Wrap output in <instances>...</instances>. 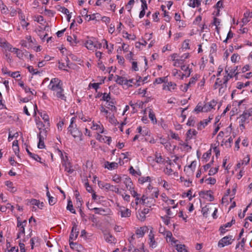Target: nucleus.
I'll return each instance as SVG.
<instances>
[{"label": "nucleus", "instance_id": "obj_1", "mask_svg": "<svg viewBox=\"0 0 252 252\" xmlns=\"http://www.w3.org/2000/svg\"><path fill=\"white\" fill-rule=\"evenodd\" d=\"M62 81L57 78H52L48 86V89L50 90L53 95L58 99L66 100V96L64 94Z\"/></svg>", "mask_w": 252, "mask_h": 252}, {"label": "nucleus", "instance_id": "obj_2", "mask_svg": "<svg viewBox=\"0 0 252 252\" xmlns=\"http://www.w3.org/2000/svg\"><path fill=\"white\" fill-rule=\"evenodd\" d=\"M158 189L149 184L143 194V196L147 202V206L151 207L154 205L155 203V198L158 197Z\"/></svg>", "mask_w": 252, "mask_h": 252}, {"label": "nucleus", "instance_id": "obj_3", "mask_svg": "<svg viewBox=\"0 0 252 252\" xmlns=\"http://www.w3.org/2000/svg\"><path fill=\"white\" fill-rule=\"evenodd\" d=\"M85 47L90 50L95 51L101 48V43H99L95 39L90 37L88 38L84 42Z\"/></svg>", "mask_w": 252, "mask_h": 252}, {"label": "nucleus", "instance_id": "obj_4", "mask_svg": "<svg viewBox=\"0 0 252 252\" xmlns=\"http://www.w3.org/2000/svg\"><path fill=\"white\" fill-rule=\"evenodd\" d=\"M75 118L72 117L70 120V124L68 128V131L75 138H78L79 140H82V132L78 129L76 125H74Z\"/></svg>", "mask_w": 252, "mask_h": 252}, {"label": "nucleus", "instance_id": "obj_5", "mask_svg": "<svg viewBox=\"0 0 252 252\" xmlns=\"http://www.w3.org/2000/svg\"><path fill=\"white\" fill-rule=\"evenodd\" d=\"M238 66H236V67L230 69L229 68L225 69V75L223 78V84H226L230 78H232L233 76H236L238 74V72H236V71L238 70Z\"/></svg>", "mask_w": 252, "mask_h": 252}, {"label": "nucleus", "instance_id": "obj_6", "mask_svg": "<svg viewBox=\"0 0 252 252\" xmlns=\"http://www.w3.org/2000/svg\"><path fill=\"white\" fill-rule=\"evenodd\" d=\"M148 244L150 248L154 249L158 247V243L155 238L153 228L151 227V229L148 235Z\"/></svg>", "mask_w": 252, "mask_h": 252}, {"label": "nucleus", "instance_id": "obj_7", "mask_svg": "<svg viewBox=\"0 0 252 252\" xmlns=\"http://www.w3.org/2000/svg\"><path fill=\"white\" fill-rule=\"evenodd\" d=\"M27 224V221L26 220L21 221L20 220V218H17V227L18 228V233H17V239L21 238L22 236L25 235V227Z\"/></svg>", "mask_w": 252, "mask_h": 252}, {"label": "nucleus", "instance_id": "obj_8", "mask_svg": "<svg viewBox=\"0 0 252 252\" xmlns=\"http://www.w3.org/2000/svg\"><path fill=\"white\" fill-rule=\"evenodd\" d=\"M251 114L249 112H244L239 118V126L241 129L245 127V125L249 123Z\"/></svg>", "mask_w": 252, "mask_h": 252}, {"label": "nucleus", "instance_id": "obj_9", "mask_svg": "<svg viewBox=\"0 0 252 252\" xmlns=\"http://www.w3.org/2000/svg\"><path fill=\"white\" fill-rule=\"evenodd\" d=\"M135 198V202L132 201L131 202L130 205L131 206L135 209V210H137V205L138 204H142L147 205V202L145 200V199L143 197V195L141 197H140V194Z\"/></svg>", "mask_w": 252, "mask_h": 252}, {"label": "nucleus", "instance_id": "obj_10", "mask_svg": "<svg viewBox=\"0 0 252 252\" xmlns=\"http://www.w3.org/2000/svg\"><path fill=\"white\" fill-rule=\"evenodd\" d=\"M233 241L232 236H225L219 241L218 246L220 248H223L231 244Z\"/></svg>", "mask_w": 252, "mask_h": 252}, {"label": "nucleus", "instance_id": "obj_11", "mask_svg": "<svg viewBox=\"0 0 252 252\" xmlns=\"http://www.w3.org/2000/svg\"><path fill=\"white\" fill-rule=\"evenodd\" d=\"M171 59L173 62V65L175 67H179L183 65V62L179 58V55L177 53L173 54L171 55Z\"/></svg>", "mask_w": 252, "mask_h": 252}, {"label": "nucleus", "instance_id": "obj_12", "mask_svg": "<svg viewBox=\"0 0 252 252\" xmlns=\"http://www.w3.org/2000/svg\"><path fill=\"white\" fill-rule=\"evenodd\" d=\"M213 209H214V206L213 204H209L205 205L202 208V213L203 216L207 218L213 212Z\"/></svg>", "mask_w": 252, "mask_h": 252}, {"label": "nucleus", "instance_id": "obj_13", "mask_svg": "<svg viewBox=\"0 0 252 252\" xmlns=\"http://www.w3.org/2000/svg\"><path fill=\"white\" fill-rule=\"evenodd\" d=\"M79 234V230L77 229V225L74 223L72 228L71 232L69 236V242L75 240Z\"/></svg>", "mask_w": 252, "mask_h": 252}, {"label": "nucleus", "instance_id": "obj_14", "mask_svg": "<svg viewBox=\"0 0 252 252\" xmlns=\"http://www.w3.org/2000/svg\"><path fill=\"white\" fill-rule=\"evenodd\" d=\"M217 104V102L214 99L212 100L210 102L205 103L204 104V112H208L210 111Z\"/></svg>", "mask_w": 252, "mask_h": 252}, {"label": "nucleus", "instance_id": "obj_15", "mask_svg": "<svg viewBox=\"0 0 252 252\" xmlns=\"http://www.w3.org/2000/svg\"><path fill=\"white\" fill-rule=\"evenodd\" d=\"M33 43V41L32 39V37L30 35L26 37V40H22L20 42V44L22 46L27 48H31Z\"/></svg>", "mask_w": 252, "mask_h": 252}, {"label": "nucleus", "instance_id": "obj_16", "mask_svg": "<svg viewBox=\"0 0 252 252\" xmlns=\"http://www.w3.org/2000/svg\"><path fill=\"white\" fill-rule=\"evenodd\" d=\"M172 74L176 79L180 80L183 79L184 77H189V74L188 73L186 74H183L180 70H178L177 69H174L172 70Z\"/></svg>", "mask_w": 252, "mask_h": 252}, {"label": "nucleus", "instance_id": "obj_17", "mask_svg": "<svg viewBox=\"0 0 252 252\" xmlns=\"http://www.w3.org/2000/svg\"><path fill=\"white\" fill-rule=\"evenodd\" d=\"M196 166V162L195 161H193L189 165L185 167V171L188 174V176H191L193 174L194 170H195Z\"/></svg>", "mask_w": 252, "mask_h": 252}, {"label": "nucleus", "instance_id": "obj_18", "mask_svg": "<svg viewBox=\"0 0 252 252\" xmlns=\"http://www.w3.org/2000/svg\"><path fill=\"white\" fill-rule=\"evenodd\" d=\"M149 212V209L148 208H144L142 210L139 211L137 214V219L141 221H143L146 219V215L148 214Z\"/></svg>", "mask_w": 252, "mask_h": 252}, {"label": "nucleus", "instance_id": "obj_19", "mask_svg": "<svg viewBox=\"0 0 252 252\" xmlns=\"http://www.w3.org/2000/svg\"><path fill=\"white\" fill-rule=\"evenodd\" d=\"M28 108H33L34 110V116H35L36 114V110H37V106L35 104H33L32 103H30L28 104V106H25L24 107V113L28 116H30V114L28 111Z\"/></svg>", "mask_w": 252, "mask_h": 252}, {"label": "nucleus", "instance_id": "obj_20", "mask_svg": "<svg viewBox=\"0 0 252 252\" xmlns=\"http://www.w3.org/2000/svg\"><path fill=\"white\" fill-rule=\"evenodd\" d=\"M91 128L94 130H96L97 134L102 133L104 132V127L103 125L99 123V124L94 123L93 122V125Z\"/></svg>", "mask_w": 252, "mask_h": 252}, {"label": "nucleus", "instance_id": "obj_21", "mask_svg": "<svg viewBox=\"0 0 252 252\" xmlns=\"http://www.w3.org/2000/svg\"><path fill=\"white\" fill-rule=\"evenodd\" d=\"M148 227L146 226L141 227L136 230V234L139 238L142 237L148 232Z\"/></svg>", "mask_w": 252, "mask_h": 252}, {"label": "nucleus", "instance_id": "obj_22", "mask_svg": "<svg viewBox=\"0 0 252 252\" xmlns=\"http://www.w3.org/2000/svg\"><path fill=\"white\" fill-rule=\"evenodd\" d=\"M96 139L101 142L107 143L110 145L111 142V138L106 136H102L99 134H97L96 136Z\"/></svg>", "mask_w": 252, "mask_h": 252}, {"label": "nucleus", "instance_id": "obj_23", "mask_svg": "<svg viewBox=\"0 0 252 252\" xmlns=\"http://www.w3.org/2000/svg\"><path fill=\"white\" fill-rule=\"evenodd\" d=\"M223 85V86H221L219 89V93L220 94L221 93V94H222L224 92L225 90H226V84H223V83L222 84L221 81L220 80L219 78H217L216 80L215 84V88L217 89L218 88V86H220V85Z\"/></svg>", "mask_w": 252, "mask_h": 252}, {"label": "nucleus", "instance_id": "obj_24", "mask_svg": "<svg viewBox=\"0 0 252 252\" xmlns=\"http://www.w3.org/2000/svg\"><path fill=\"white\" fill-rule=\"evenodd\" d=\"M167 242L170 243L171 245L176 244L178 242L177 240H176L172 236L171 232L168 231L166 232V236H165Z\"/></svg>", "mask_w": 252, "mask_h": 252}, {"label": "nucleus", "instance_id": "obj_25", "mask_svg": "<svg viewBox=\"0 0 252 252\" xmlns=\"http://www.w3.org/2000/svg\"><path fill=\"white\" fill-rule=\"evenodd\" d=\"M120 212L121 213V216L123 218H128L131 215V211L123 207L121 208Z\"/></svg>", "mask_w": 252, "mask_h": 252}, {"label": "nucleus", "instance_id": "obj_26", "mask_svg": "<svg viewBox=\"0 0 252 252\" xmlns=\"http://www.w3.org/2000/svg\"><path fill=\"white\" fill-rule=\"evenodd\" d=\"M123 183L126 186V188L128 190L134 187L132 181L129 177L126 178L124 180Z\"/></svg>", "mask_w": 252, "mask_h": 252}, {"label": "nucleus", "instance_id": "obj_27", "mask_svg": "<svg viewBox=\"0 0 252 252\" xmlns=\"http://www.w3.org/2000/svg\"><path fill=\"white\" fill-rule=\"evenodd\" d=\"M176 87V84L170 82L167 83L166 84L163 85V89L172 92L173 90L175 89Z\"/></svg>", "mask_w": 252, "mask_h": 252}, {"label": "nucleus", "instance_id": "obj_28", "mask_svg": "<svg viewBox=\"0 0 252 252\" xmlns=\"http://www.w3.org/2000/svg\"><path fill=\"white\" fill-rule=\"evenodd\" d=\"M105 241L109 243H115L116 239L115 237L108 232H106L104 234Z\"/></svg>", "mask_w": 252, "mask_h": 252}, {"label": "nucleus", "instance_id": "obj_29", "mask_svg": "<svg viewBox=\"0 0 252 252\" xmlns=\"http://www.w3.org/2000/svg\"><path fill=\"white\" fill-rule=\"evenodd\" d=\"M212 119V118L209 117L208 119H205L202 121H200L197 125L198 129L201 130L204 128Z\"/></svg>", "mask_w": 252, "mask_h": 252}, {"label": "nucleus", "instance_id": "obj_30", "mask_svg": "<svg viewBox=\"0 0 252 252\" xmlns=\"http://www.w3.org/2000/svg\"><path fill=\"white\" fill-rule=\"evenodd\" d=\"M5 184L7 187L8 190L9 191L14 192L17 190L16 187L14 186L12 182L9 181H7L5 182Z\"/></svg>", "mask_w": 252, "mask_h": 252}, {"label": "nucleus", "instance_id": "obj_31", "mask_svg": "<svg viewBox=\"0 0 252 252\" xmlns=\"http://www.w3.org/2000/svg\"><path fill=\"white\" fill-rule=\"evenodd\" d=\"M104 167L109 170L115 169L117 168L118 163L115 162H109L106 161L105 162Z\"/></svg>", "mask_w": 252, "mask_h": 252}, {"label": "nucleus", "instance_id": "obj_32", "mask_svg": "<svg viewBox=\"0 0 252 252\" xmlns=\"http://www.w3.org/2000/svg\"><path fill=\"white\" fill-rule=\"evenodd\" d=\"M30 203L32 205L35 206L40 209H42L44 206V204L42 202H40L39 200L35 199H32Z\"/></svg>", "mask_w": 252, "mask_h": 252}, {"label": "nucleus", "instance_id": "obj_33", "mask_svg": "<svg viewBox=\"0 0 252 252\" xmlns=\"http://www.w3.org/2000/svg\"><path fill=\"white\" fill-rule=\"evenodd\" d=\"M98 186L101 189H105V190H109L111 184L107 183L102 182L101 181H98Z\"/></svg>", "mask_w": 252, "mask_h": 252}, {"label": "nucleus", "instance_id": "obj_34", "mask_svg": "<svg viewBox=\"0 0 252 252\" xmlns=\"http://www.w3.org/2000/svg\"><path fill=\"white\" fill-rule=\"evenodd\" d=\"M49 126H47V127H43L41 129H39V131L37 135L38 138H46Z\"/></svg>", "mask_w": 252, "mask_h": 252}, {"label": "nucleus", "instance_id": "obj_35", "mask_svg": "<svg viewBox=\"0 0 252 252\" xmlns=\"http://www.w3.org/2000/svg\"><path fill=\"white\" fill-rule=\"evenodd\" d=\"M38 114L43 120L44 123L47 124V126H50L49 117L46 113L44 112H38Z\"/></svg>", "mask_w": 252, "mask_h": 252}, {"label": "nucleus", "instance_id": "obj_36", "mask_svg": "<svg viewBox=\"0 0 252 252\" xmlns=\"http://www.w3.org/2000/svg\"><path fill=\"white\" fill-rule=\"evenodd\" d=\"M69 245L72 249L76 250L78 252L81 251L82 249V247L81 245L76 243H74L73 241H70L69 242Z\"/></svg>", "mask_w": 252, "mask_h": 252}, {"label": "nucleus", "instance_id": "obj_37", "mask_svg": "<svg viewBox=\"0 0 252 252\" xmlns=\"http://www.w3.org/2000/svg\"><path fill=\"white\" fill-rule=\"evenodd\" d=\"M167 207H170L173 209H175L177 207L178 203H175V200L171 199H168L165 202Z\"/></svg>", "mask_w": 252, "mask_h": 252}, {"label": "nucleus", "instance_id": "obj_38", "mask_svg": "<svg viewBox=\"0 0 252 252\" xmlns=\"http://www.w3.org/2000/svg\"><path fill=\"white\" fill-rule=\"evenodd\" d=\"M116 82L120 85H128V80L122 76H117Z\"/></svg>", "mask_w": 252, "mask_h": 252}, {"label": "nucleus", "instance_id": "obj_39", "mask_svg": "<svg viewBox=\"0 0 252 252\" xmlns=\"http://www.w3.org/2000/svg\"><path fill=\"white\" fill-rule=\"evenodd\" d=\"M175 247L178 252H189L186 246L184 244H177Z\"/></svg>", "mask_w": 252, "mask_h": 252}, {"label": "nucleus", "instance_id": "obj_40", "mask_svg": "<svg viewBox=\"0 0 252 252\" xmlns=\"http://www.w3.org/2000/svg\"><path fill=\"white\" fill-rule=\"evenodd\" d=\"M235 222V220L232 219L230 222L226 223L223 226H221L220 228L221 233L225 232V228L226 227H230L232 226V224Z\"/></svg>", "mask_w": 252, "mask_h": 252}, {"label": "nucleus", "instance_id": "obj_41", "mask_svg": "<svg viewBox=\"0 0 252 252\" xmlns=\"http://www.w3.org/2000/svg\"><path fill=\"white\" fill-rule=\"evenodd\" d=\"M87 206L90 210H94L95 212V213L97 214L103 215L104 214V213L105 212V210L103 208H91L89 207L88 204L87 205Z\"/></svg>", "mask_w": 252, "mask_h": 252}, {"label": "nucleus", "instance_id": "obj_42", "mask_svg": "<svg viewBox=\"0 0 252 252\" xmlns=\"http://www.w3.org/2000/svg\"><path fill=\"white\" fill-rule=\"evenodd\" d=\"M11 52L14 53L15 54H16V56L19 59H21L23 57V53L18 48H15L14 49H12Z\"/></svg>", "mask_w": 252, "mask_h": 252}, {"label": "nucleus", "instance_id": "obj_43", "mask_svg": "<svg viewBox=\"0 0 252 252\" xmlns=\"http://www.w3.org/2000/svg\"><path fill=\"white\" fill-rule=\"evenodd\" d=\"M149 117L154 124H155L157 123L155 115L151 109H150L149 112Z\"/></svg>", "mask_w": 252, "mask_h": 252}, {"label": "nucleus", "instance_id": "obj_44", "mask_svg": "<svg viewBox=\"0 0 252 252\" xmlns=\"http://www.w3.org/2000/svg\"><path fill=\"white\" fill-rule=\"evenodd\" d=\"M158 182L159 184H162L163 187L166 189L168 190L169 189L170 186L165 180H162L161 178H159L158 179Z\"/></svg>", "mask_w": 252, "mask_h": 252}, {"label": "nucleus", "instance_id": "obj_45", "mask_svg": "<svg viewBox=\"0 0 252 252\" xmlns=\"http://www.w3.org/2000/svg\"><path fill=\"white\" fill-rule=\"evenodd\" d=\"M26 151L28 153L29 155L36 161L40 162L41 158L37 155L32 153L28 148L26 149Z\"/></svg>", "mask_w": 252, "mask_h": 252}, {"label": "nucleus", "instance_id": "obj_46", "mask_svg": "<svg viewBox=\"0 0 252 252\" xmlns=\"http://www.w3.org/2000/svg\"><path fill=\"white\" fill-rule=\"evenodd\" d=\"M138 182L141 184L146 182H151V178L149 176L141 177L138 179Z\"/></svg>", "mask_w": 252, "mask_h": 252}, {"label": "nucleus", "instance_id": "obj_47", "mask_svg": "<svg viewBox=\"0 0 252 252\" xmlns=\"http://www.w3.org/2000/svg\"><path fill=\"white\" fill-rule=\"evenodd\" d=\"M0 10L2 14H7L9 11L8 7L3 3L0 5Z\"/></svg>", "mask_w": 252, "mask_h": 252}, {"label": "nucleus", "instance_id": "obj_48", "mask_svg": "<svg viewBox=\"0 0 252 252\" xmlns=\"http://www.w3.org/2000/svg\"><path fill=\"white\" fill-rule=\"evenodd\" d=\"M65 170L69 174H72L74 172V169L72 168L70 163L67 162L64 163Z\"/></svg>", "mask_w": 252, "mask_h": 252}, {"label": "nucleus", "instance_id": "obj_49", "mask_svg": "<svg viewBox=\"0 0 252 252\" xmlns=\"http://www.w3.org/2000/svg\"><path fill=\"white\" fill-rule=\"evenodd\" d=\"M201 1L200 0H190L189 5L192 7L198 6L200 4Z\"/></svg>", "mask_w": 252, "mask_h": 252}, {"label": "nucleus", "instance_id": "obj_50", "mask_svg": "<svg viewBox=\"0 0 252 252\" xmlns=\"http://www.w3.org/2000/svg\"><path fill=\"white\" fill-rule=\"evenodd\" d=\"M171 207H165L164 208V211L166 212L167 214V217L169 218H172L174 216V214L172 212L171 210Z\"/></svg>", "mask_w": 252, "mask_h": 252}, {"label": "nucleus", "instance_id": "obj_51", "mask_svg": "<svg viewBox=\"0 0 252 252\" xmlns=\"http://www.w3.org/2000/svg\"><path fill=\"white\" fill-rule=\"evenodd\" d=\"M194 112L196 113H198L200 112H204V105H202L201 103H199L197 106L195 107L194 110Z\"/></svg>", "mask_w": 252, "mask_h": 252}, {"label": "nucleus", "instance_id": "obj_52", "mask_svg": "<svg viewBox=\"0 0 252 252\" xmlns=\"http://www.w3.org/2000/svg\"><path fill=\"white\" fill-rule=\"evenodd\" d=\"M66 209L72 213L76 214L75 210L74 209L72 202L70 200L68 201Z\"/></svg>", "mask_w": 252, "mask_h": 252}, {"label": "nucleus", "instance_id": "obj_53", "mask_svg": "<svg viewBox=\"0 0 252 252\" xmlns=\"http://www.w3.org/2000/svg\"><path fill=\"white\" fill-rule=\"evenodd\" d=\"M198 79V75H196L195 76L192 77L190 78V81L187 84L189 87H191L192 85H194L196 80Z\"/></svg>", "mask_w": 252, "mask_h": 252}, {"label": "nucleus", "instance_id": "obj_54", "mask_svg": "<svg viewBox=\"0 0 252 252\" xmlns=\"http://www.w3.org/2000/svg\"><path fill=\"white\" fill-rule=\"evenodd\" d=\"M109 102V103H108L107 108L110 110H111L112 112H116V110H117V108L114 105V102L113 101H109V102Z\"/></svg>", "mask_w": 252, "mask_h": 252}, {"label": "nucleus", "instance_id": "obj_55", "mask_svg": "<svg viewBox=\"0 0 252 252\" xmlns=\"http://www.w3.org/2000/svg\"><path fill=\"white\" fill-rule=\"evenodd\" d=\"M181 68L182 70L184 71V72L182 73L183 74H186L188 73L189 74V76L190 75L191 73V70L189 69L188 66L186 65H181Z\"/></svg>", "mask_w": 252, "mask_h": 252}, {"label": "nucleus", "instance_id": "obj_56", "mask_svg": "<svg viewBox=\"0 0 252 252\" xmlns=\"http://www.w3.org/2000/svg\"><path fill=\"white\" fill-rule=\"evenodd\" d=\"M197 132L194 129H189L187 133V137L189 139H191L193 135H195L196 134Z\"/></svg>", "mask_w": 252, "mask_h": 252}, {"label": "nucleus", "instance_id": "obj_57", "mask_svg": "<svg viewBox=\"0 0 252 252\" xmlns=\"http://www.w3.org/2000/svg\"><path fill=\"white\" fill-rule=\"evenodd\" d=\"M109 190L115 192L119 194H121V191L120 190L119 188L116 186L111 185Z\"/></svg>", "mask_w": 252, "mask_h": 252}, {"label": "nucleus", "instance_id": "obj_58", "mask_svg": "<svg viewBox=\"0 0 252 252\" xmlns=\"http://www.w3.org/2000/svg\"><path fill=\"white\" fill-rule=\"evenodd\" d=\"M36 125L38 129H41L43 127H47V124H44L41 121L36 120Z\"/></svg>", "mask_w": 252, "mask_h": 252}, {"label": "nucleus", "instance_id": "obj_59", "mask_svg": "<svg viewBox=\"0 0 252 252\" xmlns=\"http://www.w3.org/2000/svg\"><path fill=\"white\" fill-rule=\"evenodd\" d=\"M120 195L122 196L123 199H124V200L126 202H129L130 201V196L129 194L126 193H122L120 194Z\"/></svg>", "mask_w": 252, "mask_h": 252}, {"label": "nucleus", "instance_id": "obj_60", "mask_svg": "<svg viewBox=\"0 0 252 252\" xmlns=\"http://www.w3.org/2000/svg\"><path fill=\"white\" fill-rule=\"evenodd\" d=\"M4 73H5V74L7 73L9 76H10L11 77L14 78H18L20 76V74L19 72L18 71L13 72H11L9 71L7 72H4Z\"/></svg>", "mask_w": 252, "mask_h": 252}, {"label": "nucleus", "instance_id": "obj_61", "mask_svg": "<svg viewBox=\"0 0 252 252\" xmlns=\"http://www.w3.org/2000/svg\"><path fill=\"white\" fill-rule=\"evenodd\" d=\"M112 181L116 183H120L121 182L122 178L119 175H115L112 177Z\"/></svg>", "mask_w": 252, "mask_h": 252}, {"label": "nucleus", "instance_id": "obj_62", "mask_svg": "<svg viewBox=\"0 0 252 252\" xmlns=\"http://www.w3.org/2000/svg\"><path fill=\"white\" fill-rule=\"evenodd\" d=\"M211 155V149L208 150L207 152L204 153L203 155L202 158L205 160V161H207V159L210 157Z\"/></svg>", "mask_w": 252, "mask_h": 252}, {"label": "nucleus", "instance_id": "obj_63", "mask_svg": "<svg viewBox=\"0 0 252 252\" xmlns=\"http://www.w3.org/2000/svg\"><path fill=\"white\" fill-rule=\"evenodd\" d=\"M28 69L29 71L31 73L32 75H35L39 74L40 72L38 71L37 69H35L33 68L32 66H29L28 67Z\"/></svg>", "mask_w": 252, "mask_h": 252}, {"label": "nucleus", "instance_id": "obj_64", "mask_svg": "<svg viewBox=\"0 0 252 252\" xmlns=\"http://www.w3.org/2000/svg\"><path fill=\"white\" fill-rule=\"evenodd\" d=\"M189 39H186L184 40L182 44V48L185 49H189Z\"/></svg>", "mask_w": 252, "mask_h": 252}]
</instances>
